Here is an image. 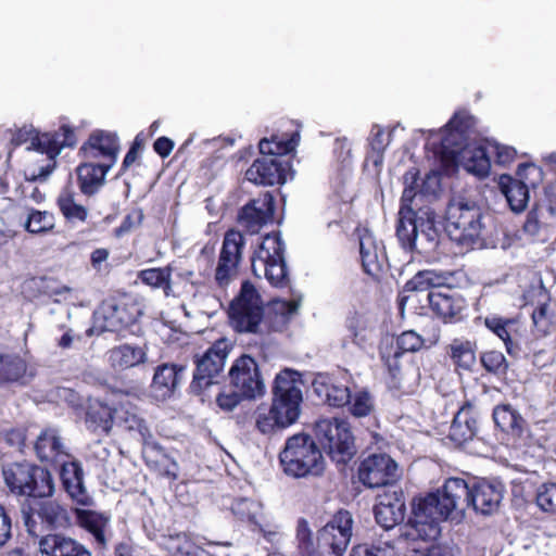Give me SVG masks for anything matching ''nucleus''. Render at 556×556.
<instances>
[{
	"label": "nucleus",
	"instance_id": "obj_25",
	"mask_svg": "<svg viewBox=\"0 0 556 556\" xmlns=\"http://www.w3.org/2000/svg\"><path fill=\"white\" fill-rule=\"evenodd\" d=\"M81 150L89 159L105 157L108 162L103 163L113 167L119 151L118 138L114 134L97 131L89 137Z\"/></svg>",
	"mask_w": 556,
	"mask_h": 556
},
{
	"label": "nucleus",
	"instance_id": "obj_11",
	"mask_svg": "<svg viewBox=\"0 0 556 556\" xmlns=\"http://www.w3.org/2000/svg\"><path fill=\"white\" fill-rule=\"evenodd\" d=\"M229 317L238 331H257L263 317V301L250 281L241 285L239 294L230 302Z\"/></svg>",
	"mask_w": 556,
	"mask_h": 556
},
{
	"label": "nucleus",
	"instance_id": "obj_63",
	"mask_svg": "<svg viewBox=\"0 0 556 556\" xmlns=\"http://www.w3.org/2000/svg\"><path fill=\"white\" fill-rule=\"evenodd\" d=\"M299 306L300 304L296 301H276L273 305V309L281 314L285 320H288L296 314Z\"/></svg>",
	"mask_w": 556,
	"mask_h": 556
},
{
	"label": "nucleus",
	"instance_id": "obj_9",
	"mask_svg": "<svg viewBox=\"0 0 556 556\" xmlns=\"http://www.w3.org/2000/svg\"><path fill=\"white\" fill-rule=\"evenodd\" d=\"M315 433L320 445L338 464L348 463L356 453L350 425L343 419H320L315 425Z\"/></svg>",
	"mask_w": 556,
	"mask_h": 556
},
{
	"label": "nucleus",
	"instance_id": "obj_26",
	"mask_svg": "<svg viewBox=\"0 0 556 556\" xmlns=\"http://www.w3.org/2000/svg\"><path fill=\"white\" fill-rule=\"evenodd\" d=\"M245 178L255 185L273 186L285 182L281 163L271 156L255 160L247 169Z\"/></svg>",
	"mask_w": 556,
	"mask_h": 556
},
{
	"label": "nucleus",
	"instance_id": "obj_61",
	"mask_svg": "<svg viewBox=\"0 0 556 556\" xmlns=\"http://www.w3.org/2000/svg\"><path fill=\"white\" fill-rule=\"evenodd\" d=\"M363 556H395V541L386 540L371 547H366Z\"/></svg>",
	"mask_w": 556,
	"mask_h": 556
},
{
	"label": "nucleus",
	"instance_id": "obj_3",
	"mask_svg": "<svg viewBox=\"0 0 556 556\" xmlns=\"http://www.w3.org/2000/svg\"><path fill=\"white\" fill-rule=\"evenodd\" d=\"M396 237L406 250L421 254L433 252L440 239L434 210L426 207L412 211L408 205L400 207Z\"/></svg>",
	"mask_w": 556,
	"mask_h": 556
},
{
	"label": "nucleus",
	"instance_id": "obj_15",
	"mask_svg": "<svg viewBox=\"0 0 556 556\" xmlns=\"http://www.w3.org/2000/svg\"><path fill=\"white\" fill-rule=\"evenodd\" d=\"M353 518L348 510L338 511L318 530L324 556H343L351 542Z\"/></svg>",
	"mask_w": 556,
	"mask_h": 556
},
{
	"label": "nucleus",
	"instance_id": "obj_36",
	"mask_svg": "<svg viewBox=\"0 0 556 556\" xmlns=\"http://www.w3.org/2000/svg\"><path fill=\"white\" fill-rule=\"evenodd\" d=\"M359 252L362 264L365 271L369 275H376L382 269L384 263V253L379 249L370 233H366L359 239Z\"/></svg>",
	"mask_w": 556,
	"mask_h": 556
},
{
	"label": "nucleus",
	"instance_id": "obj_29",
	"mask_svg": "<svg viewBox=\"0 0 556 556\" xmlns=\"http://www.w3.org/2000/svg\"><path fill=\"white\" fill-rule=\"evenodd\" d=\"M477 431V419L471 404L463 405L450 427L448 439L457 446L472 440Z\"/></svg>",
	"mask_w": 556,
	"mask_h": 556
},
{
	"label": "nucleus",
	"instance_id": "obj_27",
	"mask_svg": "<svg viewBox=\"0 0 556 556\" xmlns=\"http://www.w3.org/2000/svg\"><path fill=\"white\" fill-rule=\"evenodd\" d=\"M10 213L18 217L23 228L31 235L48 233L55 226L54 215L48 211L15 206Z\"/></svg>",
	"mask_w": 556,
	"mask_h": 556
},
{
	"label": "nucleus",
	"instance_id": "obj_32",
	"mask_svg": "<svg viewBox=\"0 0 556 556\" xmlns=\"http://www.w3.org/2000/svg\"><path fill=\"white\" fill-rule=\"evenodd\" d=\"M112 167L104 163H84L77 167L80 191L92 195L104 185L105 175Z\"/></svg>",
	"mask_w": 556,
	"mask_h": 556
},
{
	"label": "nucleus",
	"instance_id": "obj_10",
	"mask_svg": "<svg viewBox=\"0 0 556 556\" xmlns=\"http://www.w3.org/2000/svg\"><path fill=\"white\" fill-rule=\"evenodd\" d=\"M21 519L27 533L36 538L43 529L65 528L71 523L67 509L52 500L23 504Z\"/></svg>",
	"mask_w": 556,
	"mask_h": 556
},
{
	"label": "nucleus",
	"instance_id": "obj_21",
	"mask_svg": "<svg viewBox=\"0 0 556 556\" xmlns=\"http://www.w3.org/2000/svg\"><path fill=\"white\" fill-rule=\"evenodd\" d=\"M274 213V197L269 192H264L242 207L240 223L250 232L254 233L273 219Z\"/></svg>",
	"mask_w": 556,
	"mask_h": 556
},
{
	"label": "nucleus",
	"instance_id": "obj_13",
	"mask_svg": "<svg viewBox=\"0 0 556 556\" xmlns=\"http://www.w3.org/2000/svg\"><path fill=\"white\" fill-rule=\"evenodd\" d=\"M244 244L245 240L241 232L236 230L226 232L214 276V281L219 289H226L237 279Z\"/></svg>",
	"mask_w": 556,
	"mask_h": 556
},
{
	"label": "nucleus",
	"instance_id": "obj_7",
	"mask_svg": "<svg viewBox=\"0 0 556 556\" xmlns=\"http://www.w3.org/2000/svg\"><path fill=\"white\" fill-rule=\"evenodd\" d=\"M253 274L264 277L274 287L288 283V269L285 261V243L279 233L266 235L251 258Z\"/></svg>",
	"mask_w": 556,
	"mask_h": 556
},
{
	"label": "nucleus",
	"instance_id": "obj_51",
	"mask_svg": "<svg viewBox=\"0 0 556 556\" xmlns=\"http://www.w3.org/2000/svg\"><path fill=\"white\" fill-rule=\"evenodd\" d=\"M516 179L522 181L528 189L535 188L543 180V172L534 164H522L518 167Z\"/></svg>",
	"mask_w": 556,
	"mask_h": 556
},
{
	"label": "nucleus",
	"instance_id": "obj_44",
	"mask_svg": "<svg viewBox=\"0 0 556 556\" xmlns=\"http://www.w3.org/2000/svg\"><path fill=\"white\" fill-rule=\"evenodd\" d=\"M300 135L294 132L290 139L282 140L273 136L270 140L264 138L260 141V152L266 156L283 155L292 152L299 144Z\"/></svg>",
	"mask_w": 556,
	"mask_h": 556
},
{
	"label": "nucleus",
	"instance_id": "obj_43",
	"mask_svg": "<svg viewBox=\"0 0 556 556\" xmlns=\"http://www.w3.org/2000/svg\"><path fill=\"white\" fill-rule=\"evenodd\" d=\"M450 355L454 363L464 369H470L476 363L475 345L468 340H453L450 344Z\"/></svg>",
	"mask_w": 556,
	"mask_h": 556
},
{
	"label": "nucleus",
	"instance_id": "obj_28",
	"mask_svg": "<svg viewBox=\"0 0 556 556\" xmlns=\"http://www.w3.org/2000/svg\"><path fill=\"white\" fill-rule=\"evenodd\" d=\"M313 389L319 397L333 407H342L351 400L349 387L327 375H318L313 381Z\"/></svg>",
	"mask_w": 556,
	"mask_h": 556
},
{
	"label": "nucleus",
	"instance_id": "obj_24",
	"mask_svg": "<svg viewBox=\"0 0 556 556\" xmlns=\"http://www.w3.org/2000/svg\"><path fill=\"white\" fill-rule=\"evenodd\" d=\"M61 480L67 494L80 505L91 504V497L84 483V471L78 462H61Z\"/></svg>",
	"mask_w": 556,
	"mask_h": 556
},
{
	"label": "nucleus",
	"instance_id": "obj_58",
	"mask_svg": "<svg viewBox=\"0 0 556 556\" xmlns=\"http://www.w3.org/2000/svg\"><path fill=\"white\" fill-rule=\"evenodd\" d=\"M255 529L262 534L265 541L271 545H279L282 540L281 528L275 523H261L260 521L254 526Z\"/></svg>",
	"mask_w": 556,
	"mask_h": 556
},
{
	"label": "nucleus",
	"instance_id": "obj_47",
	"mask_svg": "<svg viewBox=\"0 0 556 556\" xmlns=\"http://www.w3.org/2000/svg\"><path fill=\"white\" fill-rule=\"evenodd\" d=\"M350 404V412L354 417L361 418L370 415L374 412L375 404L371 395L365 391H358L348 403Z\"/></svg>",
	"mask_w": 556,
	"mask_h": 556
},
{
	"label": "nucleus",
	"instance_id": "obj_18",
	"mask_svg": "<svg viewBox=\"0 0 556 556\" xmlns=\"http://www.w3.org/2000/svg\"><path fill=\"white\" fill-rule=\"evenodd\" d=\"M397 477V464L382 453L367 456L358 468V478L368 488L390 485Z\"/></svg>",
	"mask_w": 556,
	"mask_h": 556
},
{
	"label": "nucleus",
	"instance_id": "obj_56",
	"mask_svg": "<svg viewBox=\"0 0 556 556\" xmlns=\"http://www.w3.org/2000/svg\"><path fill=\"white\" fill-rule=\"evenodd\" d=\"M485 326L494 332L500 339H502L506 346L508 345V342L510 341L508 327L513 325L510 320H504L498 317H490L485 318Z\"/></svg>",
	"mask_w": 556,
	"mask_h": 556
},
{
	"label": "nucleus",
	"instance_id": "obj_48",
	"mask_svg": "<svg viewBox=\"0 0 556 556\" xmlns=\"http://www.w3.org/2000/svg\"><path fill=\"white\" fill-rule=\"evenodd\" d=\"M425 342L426 340L416 331H404L396 339L399 352H395L394 356L399 357L402 353L417 352L424 346Z\"/></svg>",
	"mask_w": 556,
	"mask_h": 556
},
{
	"label": "nucleus",
	"instance_id": "obj_52",
	"mask_svg": "<svg viewBox=\"0 0 556 556\" xmlns=\"http://www.w3.org/2000/svg\"><path fill=\"white\" fill-rule=\"evenodd\" d=\"M490 157H494L495 163L500 165H507L515 160L517 151L515 148L509 146H504L497 142H488L486 143Z\"/></svg>",
	"mask_w": 556,
	"mask_h": 556
},
{
	"label": "nucleus",
	"instance_id": "obj_17",
	"mask_svg": "<svg viewBox=\"0 0 556 556\" xmlns=\"http://www.w3.org/2000/svg\"><path fill=\"white\" fill-rule=\"evenodd\" d=\"M231 388L240 392L247 400H253L264 394L265 386L258 365L249 355L237 358L229 370Z\"/></svg>",
	"mask_w": 556,
	"mask_h": 556
},
{
	"label": "nucleus",
	"instance_id": "obj_4",
	"mask_svg": "<svg viewBox=\"0 0 556 556\" xmlns=\"http://www.w3.org/2000/svg\"><path fill=\"white\" fill-rule=\"evenodd\" d=\"M283 472L293 478L321 476L326 460L315 440L307 433H296L288 438L279 453Z\"/></svg>",
	"mask_w": 556,
	"mask_h": 556
},
{
	"label": "nucleus",
	"instance_id": "obj_46",
	"mask_svg": "<svg viewBox=\"0 0 556 556\" xmlns=\"http://www.w3.org/2000/svg\"><path fill=\"white\" fill-rule=\"evenodd\" d=\"M170 275L172 269L169 266L164 268H148L139 271L138 278L152 288H161L166 295H169L170 290Z\"/></svg>",
	"mask_w": 556,
	"mask_h": 556
},
{
	"label": "nucleus",
	"instance_id": "obj_20",
	"mask_svg": "<svg viewBox=\"0 0 556 556\" xmlns=\"http://www.w3.org/2000/svg\"><path fill=\"white\" fill-rule=\"evenodd\" d=\"M428 300L432 312L445 323H455L462 319V313L466 308L465 299L451 288L430 291Z\"/></svg>",
	"mask_w": 556,
	"mask_h": 556
},
{
	"label": "nucleus",
	"instance_id": "obj_16",
	"mask_svg": "<svg viewBox=\"0 0 556 556\" xmlns=\"http://www.w3.org/2000/svg\"><path fill=\"white\" fill-rule=\"evenodd\" d=\"M139 313V308L135 304L104 302L94 313V325L86 331V334L90 337L104 331H119L132 325Z\"/></svg>",
	"mask_w": 556,
	"mask_h": 556
},
{
	"label": "nucleus",
	"instance_id": "obj_37",
	"mask_svg": "<svg viewBox=\"0 0 556 556\" xmlns=\"http://www.w3.org/2000/svg\"><path fill=\"white\" fill-rule=\"evenodd\" d=\"M296 549L300 556H324L318 535L315 538L308 521L300 518L295 528Z\"/></svg>",
	"mask_w": 556,
	"mask_h": 556
},
{
	"label": "nucleus",
	"instance_id": "obj_62",
	"mask_svg": "<svg viewBox=\"0 0 556 556\" xmlns=\"http://www.w3.org/2000/svg\"><path fill=\"white\" fill-rule=\"evenodd\" d=\"M471 125V117L467 113L462 112L456 113L453 116V118L447 123L446 128L451 132L455 131L463 135Z\"/></svg>",
	"mask_w": 556,
	"mask_h": 556
},
{
	"label": "nucleus",
	"instance_id": "obj_49",
	"mask_svg": "<svg viewBox=\"0 0 556 556\" xmlns=\"http://www.w3.org/2000/svg\"><path fill=\"white\" fill-rule=\"evenodd\" d=\"M536 504L546 513H556V483H545L539 488Z\"/></svg>",
	"mask_w": 556,
	"mask_h": 556
},
{
	"label": "nucleus",
	"instance_id": "obj_14",
	"mask_svg": "<svg viewBox=\"0 0 556 556\" xmlns=\"http://www.w3.org/2000/svg\"><path fill=\"white\" fill-rule=\"evenodd\" d=\"M404 191L401 199V207L410 206L412 211L431 207L428 203L434 199L440 191V175L431 172L426 175L421 184L418 182V170L410 168L403 177Z\"/></svg>",
	"mask_w": 556,
	"mask_h": 556
},
{
	"label": "nucleus",
	"instance_id": "obj_38",
	"mask_svg": "<svg viewBox=\"0 0 556 556\" xmlns=\"http://www.w3.org/2000/svg\"><path fill=\"white\" fill-rule=\"evenodd\" d=\"M27 374V364L17 354L7 353L0 348V382H21Z\"/></svg>",
	"mask_w": 556,
	"mask_h": 556
},
{
	"label": "nucleus",
	"instance_id": "obj_30",
	"mask_svg": "<svg viewBox=\"0 0 556 556\" xmlns=\"http://www.w3.org/2000/svg\"><path fill=\"white\" fill-rule=\"evenodd\" d=\"M77 525L90 533L99 547L104 548L108 544V529L110 517L89 509H76Z\"/></svg>",
	"mask_w": 556,
	"mask_h": 556
},
{
	"label": "nucleus",
	"instance_id": "obj_54",
	"mask_svg": "<svg viewBox=\"0 0 556 556\" xmlns=\"http://www.w3.org/2000/svg\"><path fill=\"white\" fill-rule=\"evenodd\" d=\"M549 220H545L543 216V212L538 211L534 206L527 215L526 222L523 224V230L531 237L538 236L541 230L545 227H548Z\"/></svg>",
	"mask_w": 556,
	"mask_h": 556
},
{
	"label": "nucleus",
	"instance_id": "obj_2",
	"mask_svg": "<svg viewBox=\"0 0 556 556\" xmlns=\"http://www.w3.org/2000/svg\"><path fill=\"white\" fill-rule=\"evenodd\" d=\"M488 220L481 208L468 199L453 198L445 211V230L465 248L483 247L488 237Z\"/></svg>",
	"mask_w": 556,
	"mask_h": 556
},
{
	"label": "nucleus",
	"instance_id": "obj_5",
	"mask_svg": "<svg viewBox=\"0 0 556 556\" xmlns=\"http://www.w3.org/2000/svg\"><path fill=\"white\" fill-rule=\"evenodd\" d=\"M2 476L9 490L21 496L50 497L54 493L53 478L47 469L28 462L7 463Z\"/></svg>",
	"mask_w": 556,
	"mask_h": 556
},
{
	"label": "nucleus",
	"instance_id": "obj_31",
	"mask_svg": "<svg viewBox=\"0 0 556 556\" xmlns=\"http://www.w3.org/2000/svg\"><path fill=\"white\" fill-rule=\"evenodd\" d=\"M106 358L114 370L123 371L144 363L147 353L140 346L125 343L109 350Z\"/></svg>",
	"mask_w": 556,
	"mask_h": 556
},
{
	"label": "nucleus",
	"instance_id": "obj_57",
	"mask_svg": "<svg viewBox=\"0 0 556 556\" xmlns=\"http://www.w3.org/2000/svg\"><path fill=\"white\" fill-rule=\"evenodd\" d=\"M201 548L187 534H176V556H200Z\"/></svg>",
	"mask_w": 556,
	"mask_h": 556
},
{
	"label": "nucleus",
	"instance_id": "obj_41",
	"mask_svg": "<svg viewBox=\"0 0 556 556\" xmlns=\"http://www.w3.org/2000/svg\"><path fill=\"white\" fill-rule=\"evenodd\" d=\"M152 393L156 400H166L174 392V364H162L156 367L152 380Z\"/></svg>",
	"mask_w": 556,
	"mask_h": 556
},
{
	"label": "nucleus",
	"instance_id": "obj_55",
	"mask_svg": "<svg viewBox=\"0 0 556 556\" xmlns=\"http://www.w3.org/2000/svg\"><path fill=\"white\" fill-rule=\"evenodd\" d=\"M245 399L239 391L236 389L223 390L216 395V404L217 406L225 413L232 412L240 402Z\"/></svg>",
	"mask_w": 556,
	"mask_h": 556
},
{
	"label": "nucleus",
	"instance_id": "obj_22",
	"mask_svg": "<svg viewBox=\"0 0 556 556\" xmlns=\"http://www.w3.org/2000/svg\"><path fill=\"white\" fill-rule=\"evenodd\" d=\"M38 538V549L42 555L92 556L83 543L64 533H48Z\"/></svg>",
	"mask_w": 556,
	"mask_h": 556
},
{
	"label": "nucleus",
	"instance_id": "obj_53",
	"mask_svg": "<svg viewBox=\"0 0 556 556\" xmlns=\"http://www.w3.org/2000/svg\"><path fill=\"white\" fill-rule=\"evenodd\" d=\"M481 362L484 368L494 374H504L507 369V362L500 351H488L482 354Z\"/></svg>",
	"mask_w": 556,
	"mask_h": 556
},
{
	"label": "nucleus",
	"instance_id": "obj_39",
	"mask_svg": "<svg viewBox=\"0 0 556 556\" xmlns=\"http://www.w3.org/2000/svg\"><path fill=\"white\" fill-rule=\"evenodd\" d=\"M501 189L514 212H522L529 202V189L522 181L509 176L501 177Z\"/></svg>",
	"mask_w": 556,
	"mask_h": 556
},
{
	"label": "nucleus",
	"instance_id": "obj_60",
	"mask_svg": "<svg viewBox=\"0 0 556 556\" xmlns=\"http://www.w3.org/2000/svg\"><path fill=\"white\" fill-rule=\"evenodd\" d=\"M143 212L140 208L132 210L127 216L124 218L123 223L117 229V235H123L125 232H129L132 229L138 228L143 220Z\"/></svg>",
	"mask_w": 556,
	"mask_h": 556
},
{
	"label": "nucleus",
	"instance_id": "obj_50",
	"mask_svg": "<svg viewBox=\"0 0 556 556\" xmlns=\"http://www.w3.org/2000/svg\"><path fill=\"white\" fill-rule=\"evenodd\" d=\"M255 426L264 434L271 433L276 429L285 428L280 427V420L271 407L268 409L260 408L257 410Z\"/></svg>",
	"mask_w": 556,
	"mask_h": 556
},
{
	"label": "nucleus",
	"instance_id": "obj_12",
	"mask_svg": "<svg viewBox=\"0 0 556 556\" xmlns=\"http://www.w3.org/2000/svg\"><path fill=\"white\" fill-rule=\"evenodd\" d=\"M231 350V342L223 338L215 341L202 356L197 358V369L190 384L193 393L201 394L214 384V378L224 370Z\"/></svg>",
	"mask_w": 556,
	"mask_h": 556
},
{
	"label": "nucleus",
	"instance_id": "obj_33",
	"mask_svg": "<svg viewBox=\"0 0 556 556\" xmlns=\"http://www.w3.org/2000/svg\"><path fill=\"white\" fill-rule=\"evenodd\" d=\"M490 154L486 146H467L459 152L462 166L480 178L486 177L491 168Z\"/></svg>",
	"mask_w": 556,
	"mask_h": 556
},
{
	"label": "nucleus",
	"instance_id": "obj_6",
	"mask_svg": "<svg viewBox=\"0 0 556 556\" xmlns=\"http://www.w3.org/2000/svg\"><path fill=\"white\" fill-rule=\"evenodd\" d=\"M33 134V130H20L14 140L16 141V144H21L23 141H26V139L23 138L24 135H30V143L27 147V150H34L47 155V165L40 166L38 169H31L29 167L26 170V178L28 180H45L53 172L55 167V157L61 153V150L65 147H74L76 143V137L73 129L67 126H62L60 131L55 134Z\"/></svg>",
	"mask_w": 556,
	"mask_h": 556
},
{
	"label": "nucleus",
	"instance_id": "obj_34",
	"mask_svg": "<svg viewBox=\"0 0 556 556\" xmlns=\"http://www.w3.org/2000/svg\"><path fill=\"white\" fill-rule=\"evenodd\" d=\"M453 278V274L448 271L437 270H419L409 279L403 292H422L429 289L438 290L441 287H447Z\"/></svg>",
	"mask_w": 556,
	"mask_h": 556
},
{
	"label": "nucleus",
	"instance_id": "obj_64",
	"mask_svg": "<svg viewBox=\"0 0 556 556\" xmlns=\"http://www.w3.org/2000/svg\"><path fill=\"white\" fill-rule=\"evenodd\" d=\"M370 144L374 152H383L389 144V137L382 128L378 126L372 128Z\"/></svg>",
	"mask_w": 556,
	"mask_h": 556
},
{
	"label": "nucleus",
	"instance_id": "obj_1",
	"mask_svg": "<svg viewBox=\"0 0 556 556\" xmlns=\"http://www.w3.org/2000/svg\"><path fill=\"white\" fill-rule=\"evenodd\" d=\"M503 493L498 482L482 480L469 488L464 479L450 478L437 492L415 500L413 514L416 522L429 525L462 520L469 507L482 515H491L498 509Z\"/></svg>",
	"mask_w": 556,
	"mask_h": 556
},
{
	"label": "nucleus",
	"instance_id": "obj_42",
	"mask_svg": "<svg viewBox=\"0 0 556 556\" xmlns=\"http://www.w3.org/2000/svg\"><path fill=\"white\" fill-rule=\"evenodd\" d=\"M58 205L67 222L76 224L87 220V207L76 202L75 194L71 190L65 189L60 193Z\"/></svg>",
	"mask_w": 556,
	"mask_h": 556
},
{
	"label": "nucleus",
	"instance_id": "obj_8",
	"mask_svg": "<svg viewBox=\"0 0 556 556\" xmlns=\"http://www.w3.org/2000/svg\"><path fill=\"white\" fill-rule=\"evenodd\" d=\"M301 375L291 369L280 371L273 387L271 408L280 420V427L294 424L301 414L303 402Z\"/></svg>",
	"mask_w": 556,
	"mask_h": 556
},
{
	"label": "nucleus",
	"instance_id": "obj_59",
	"mask_svg": "<svg viewBox=\"0 0 556 556\" xmlns=\"http://www.w3.org/2000/svg\"><path fill=\"white\" fill-rule=\"evenodd\" d=\"M12 538V518L9 510L0 504V548Z\"/></svg>",
	"mask_w": 556,
	"mask_h": 556
},
{
	"label": "nucleus",
	"instance_id": "obj_35",
	"mask_svg": "<svg viewBox=\"0 0 556 556\" xmlns=\"http://www.w3.org/2000/svg\"><path fill=\"white\" fill-rule=\"evenodd\" d=\"M121 412L112 408L99 400L91 401L86 414V424L88 428L97 431L101 430L109 433L115 418H121Z\"/></svg>",
	"mask_w": 556,
	"mask_h": 556
},
{
	"label": "nucleus",
	"instance_id": "obj_45",
	"mask_svg": "<svg viewBox=\"0 0 556 556\" xmlns=\"http://www.w3.org/2000/svg\"><path fill=\"white\" fill-rule=\"evenodd\" d=\"M262 510L263 505L260 502L247 497L238 498L231 505V511L238 519L253 526L258 522Z\"/></svg>",
	"mask_w": 556,
	"mask_h": 556
},
{
	"label": "nucleus",
	"instance_id": "obj_19",
	"mask_svg": "<svg viewBox=\"0 0 556 556\" xmlns=\"http://www.w3.org/2000/svg\"><path fill=\"white\" fill-rule=\"evenodd\" d=\"M375 518L384 530L393 529L405 517L403 492L396 488L384 490L378 494L374 508Z\"/></svg>",
	"mask_w": 556,
	"mask_h": 556
},
{
	"label": "nucleus",
	"instance_id": "obj_40",
	"mask_svg": "<svg viewBox=\"0 0 556 556\" xmlns=\"http://www.w3.org/2000/svg\"><path fill=\"white\" fill-rule=\"evenodd\" d=\"M493 420L495 425L504 432L511 435H521L525 426V419L510 405H498L493 410Z\"/></svg>",
	"mask_w": 556,
	"mask_h": 556
},
{
	"label": "nucleus",
	"instance_id": "obj_23",
	"mask_svg": "<svg viewBox=\"0 0 556 556\" xmlns=\"http://www.w3.org/2000/svg\"><path fill=\"white\" fill-rule=\"evenodd\" d=\"M34 450L41 462L56 463L70 457L68 448L58 428L48 427L40 431Z\"/></svg>",
	"mask_w": 556,
	"mask_h": 556
}]
</instances>
